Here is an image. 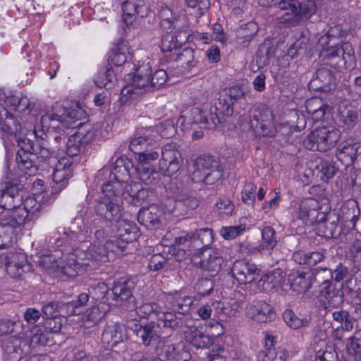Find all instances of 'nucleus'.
I'll return each instance as SVG.
<instances>
[{"label": "nucleus", "instance_id": "obj_1", "mask_svg": "<svg viewBox=\"0 0 361 361\" xmlns=\"http://www.w3.org/2000/svg\"><path fill=\"white\" fill-rule=\"evenodd\" d=\"M184 325L182 317L175 314H163L157 321L135 322L132 327L133 334L138 338L145 347H150L160 343L163 329H169L172 331L178 330Z\"/></svg>", "mask_w": 361, "mask_h": 361}, {"label": "nucleus", "instance_id": "obj_2", "mask_svg": "<svg viewBox=\"0 0 361 361\" xmlns=\"http://www.w3.org/2000/svg\"><path fill=\"white\" fill-rule=\"evenodd\" d=\"M250 123L256 135L275 136L281 145L292 144L295 140L292 127L283 126L275 131L273 114L269 109L255 110Z\"/></svg>", "mask_w": 361, "mask_h": 361}, {"label": "nucleus", "instance_id": "obj_3", "mask_svg": "<svg viewBox=\"0 0 361 361\" xmlns=\"http://www.w3.org/2000/svg\"><path fill=\"white\" fill-rule=\"evenodd\" d=\"M284 13L276 18V24L280 28H291L307 21L315 13L316 5L314 1L308 0H281L275 4Z\"/></svg>", "mask_w": 361, "mask_h": 361}, {"label": "nucleus", "instance_id": "obj_4", "mask_svg": "<svg viewBox=\"0 0 361 361\" xmlns=\"http://www.w3.org/2000/svg\"><path fill=\"white\" fill-rule=\"evenodd\" d=\"M150 66L149 63H142L135 68L133 75H128L129 83L121 91L120 102L121 104H128L131 100H135L140 94L152 91L149 89Z\"/></svg>", "mask_w": 361, "mask_h": 361}, {"label": "nucleus", "instance_id": "obj_5", "mask_svg": "<svg viewBox=\"0 0 361 361\" xmlns=\"http://www.w3.org/2000/svg\"><path fill=\"white\" fill-rule=\"evenodd\" d=\"M321 55L323 56L325 63L337 72L353 69L356 64L354 48L349 43H345L342 46L332 43L330 47L322 50Z\"/></svg>", "mask_w": 361, "mask_h": 361}, {"label": "nucleus", "instance_id": "obj_6", "mask_svg": "<svg viewBox=\"0 0 361 361\" xmlns=\"http://www.w3.org/2000/svg\"><path fill=\"white\" fill-rule=\"evenodd\" d=\"M191 180L195 183L212 185L223 176V168L219 159L213 156H201L193 164Z\"/></svg>", "mask_w": 361, "mask_h": 361}, {"label": "nucleus", "instance_id": "obj_7", "mask_svg": "<svg viewBox=\"0 0 361 361\" xmlns=\"http://www.w3.org/2000/svg\"><path fill=\"white\" fill-rule=\"evenodd\" d=\"M341 137L340 130L335 126H325L315 128L303 140L307 149L326 152L336 145Z\"/></svg>", "mask_w": 361, "mask_h": 361}, {"label": "nucleus", "instance_id": "obj_8", "mask_svg": "<svg viewBox=\"0 0 361 361\" xmlns=\"http://www.w3.org/2000/svg\"><path fill=\"white\" fill-rule=\"evenodd\" d=\"M20 190V181L12 172L0 181V207L4 209L1 214L9 215L11 212L20 207L23 201Z\"/></svg>", "mask_w": 361, "mask_h": 361}, {"label": "nucleus", "instance_id": "obj_9", "mask_svg": "<svg viewBox=\"0 0 361 361\" xmlns=\"http://www.w3.org/2000/svg\"><path fill=\"white\" fill-rule=\"evenodd\" d=\"M25 130H22L16 136V140L17 142L19 149L18 150L16 156V162L18 169L25 174L28 176L35 175V166L33 164V159L32 157L37 145H35L34 141L29 137L30 136L28 133H25Z\"/></svg>", "mask_w": 361, "mask_h": 361}, {"label": "nucleus", "instance_id": "obj_10", "mask_svg": "<svg viewBox=\"0 0 361 361\" xmlns=\"http://www.w3.org/2000/svg\"><path fill=\"white\" fill-rule=\"evenodd\" d=\"M78 129L71 135L66 144V157L74 160L80 154L82 147L93 141L97 136V130L89 123L80 122Z\"/></svg>", "mask_w": 361, "mask_h": 361}, {"label": "nucleus", "instance_id": "obj_11", "mask_svg": "<svg viewBox=\"0 0 361 361\" xmlns=\"http://www.w3.org/2000/svg\"><path fill=\"white\" fill-rule=\"evenodd\" d=\"M323 208L316 221L318 234L325 238H337L341 234V228L338 225L339 215L331 211L327 204H323Z\"/></svg>", "mask_w": 361, "mask_h": 361}, {"label": "nucleus", "instance_id": "obj_12", "mask_svg": "<svg viewBox=\"0 0 361 361\" xmlns=\"http://www.w3.org/2000/svg\"><path fill=\"white\" fill-rule=\"evenodd\" d=\"M225 263V252L223 249H204L199 261L194 260L195 265L209 274L216 276L222 269Z\"/></svg>", "mask_w": 361, "mask_h": 361}, {"label": "nucleus", "instance_id": "obj_13", "mask_svg": "<svg viewBox=\"0 0 361 361\" xmlns=\"http://www.w3.org/2000/svg\"><path fill=\"white\" fill-rule=\"evenodd\" d=\"M136 281L132 277H121L115 280L111 288L112 299L120 305L135 306V298L133 292L135 288Z\"/></svg>", "mask_w": 361, "mask_h": 361}, {"label": "nucleus", "instance_id": "obj_14", "mask_svg": "<svg viewBox=\"0 0 361 361\" xmlns=\"http://www.w3.org/2000/svg\"><path fill=\"white\" fill-rule=\"evenodd\" d=\"M166 212L173 213L178 212L183 215L195 210L200 204V200L188 192L180 190L173 193L171 198H168L164 203Z\"/></svg>", "mask_w": 361, "mask_h": 361}, {"label": "nucleus", "instance_id": "obj_15", "mask_svg": "<svg viewBox=\"0 0 361 361\" xmlns=\"http://www.w3.org/2000/svg\"><path fill=\"white\" fill-rule=\"evenodd\" d=\"M128 339L126 327L119 323L108 324L102 334V341L106 347L120 353L126 349L125 341Z\"/></svg>", "mask_w": 361, "mask_h": 361}, {"label": "nucleus", "instance_id": "obj_16", "mask_svg": "<svg viewBox=\"0 0 361 361\" xmlns=\"http://www.w3.org/2000/svg\"><path fill=\"white\" fill-rule=\"evenodd\" d=\"M181 162V154L176 143H167L162 147L159 166V170L165 175L171 176L176 173L180 169Z\"/></svg>", "mask_w": 361, "mask_h": 361}, {"label": "nucleus", "instance_id": "obj_17", "mask_svg": "<svg viewBox=\"0 0 361 361\" xmlns=\"http://www.w3.org/2000/svg\"><path fill=\"white\" fill-rule=\"evenodd\" d=\"M150 130H147L143 135L132 139L129 145V149L137 156L140 162H148L159 157L158 152L153 150V140L147 133Z\"/></svg>", "mask_w": 361, "mask_h": 361}, {"label": "nucleus", "instance_id": "obj_18", "mask_svg": "<svg viewBox=\"0 0 361 361\" xmlns=\"http://www.w3.org/2000/svg\"><path fill=\"white\" fill-rule=\"evenodd\" d=\"M245 94L243 85H234L224 90V94L215 103V109L219 110L221 116H231L233 114V105Z\"/></svg>", "mask_w": 361, "mask_h": 361}, {"label": "nucleus", "instance_id": "obj_19", "mask_svg": "<svg viewBox=\"0 0 361 361\" xmlns=\"http://www.w3.org/2000/svg\"><path fill=\"white\" fill-rule=\"evenodd\" d=\"M76 165L77 162L70 157H61L57 159L56 164L53 165V167H49L53 169L52 177L55 183L53 189L56 192H60L67 186Z\"/></svg>", "mask_w": 361, "mask_h": 361}, {"label": "nucleus", "instance_id": "obj_20", "mask_svg": "<svg viewBox=\"0 0 361 361\" xmlns=\"http://www.w3.org/2000/svg\"><path fill=\"white\" fill-rule=\"evenodd\" d=\"M80 265L84 271L90 272L97 269L102 263L111 261L109 253L105 250L104 245H97L94 242L88 249L82 253Z\"/></svg>", "mask_w": 361, "mask_h": 361}, {"label": "nucleus", "instance_id": "obj_21", "mask_svg": "<svg viewBox=\"0 0 361 361\" xmlns=\"http://www.w3.org/2000/svg\"><path fill=\"white\" fill-rule=\"evenodd\" d=\"M85 234L80 226L77 230H65L62 237L56 239L55 245L63 255L80 254L79 245L84 242Z\"/></svg>", "mask_w": 361, "mask_h": 361}, {"label": "nucleus", "instance_id": "obj_22", "mask_svg": "<svg viewBox=\"0 0 361 361\" xmlns=\"http://www.w3.org/2000/svg\"><path fill=\"white\" fill-rule=\"evenodd\" d=\"M323 209V205H320L316 200L307 198L294 207L293 216L305 224L312 225L318 221Z\"/></svg>", "mask_w": 361, "mask_h": 361}, {"label": "nucleus", "instance_id": "obj_23", "mask_svg": "<svg viewBox=\"0 0 361 361\" xmlns=\"http://www.w3.org/2000/svg\"><path fill=\"white\" fill-rule=\"evenodd\" d=\"M307 165V168L304 172L305 177L310 178L316 176L325 182L332 178L338 170L334 161L324 160L319 157L311 160Z\"/></svg>", "mask_w": 361, "mask_h": 361}, {"label": "nucleus", "instance_id": "obj_24", "mask_svg": "<svg viewBox=\"0 0 361 361\" xmlns=\"http://www.w3.org/2000/svg\"><path fill=\"white\" fill-rule=\"evenodd\" d=\"M163 240L169 242L171 247L183 245L185 247L179 250L176 254V257L179 261L181 260V258H179V253L180 252H183L184 255L187 256L195 254L192 243L194 240L193 233H188L185 231H180L178 228H173L164 235Z\"/></svg>", "mask_w": 361, "mask_h": 361}, {"label": "nucleus", "instance_id": "obj_25", "mask_svg": "<svg viewBox=\"0 0 361 361\" xmlns=\"http://www.w3.org/2000/svg\"><path fill=\"white\" fill-rule=\"evenodd\" d=\"M16 219L11 213L8 214H1L0 216V249L10 246L15 237V230L23 224V216Z\"/></svg>", "mask_w": 361, "mask_h": 361}, {"label": "nucleus", "instance_id": "obj_26", "mask_svg": "<svg viewBox=\"0 0 361 361\" xmlns=\"http://www.w3.org/2000/svg\"><path fill=\"white\" fill-rule=\"evenodd\" d=\"M4 262L7 274L13 279L20 277L23 273L31 269V264L21 252H9L4 257Z\"/></svg>", "mask_w": 361, "mask_h": 361}, {"label": "nucleus", "instance_id": "obj_27", "mask_svg": "<svg viewBox=\"0 0 361 361\" xmlns=\"http://www.w3.org/2000/svg\"><path fill=\"white\" fill-rule=\"evenodd\" d=\"M215 109V104L211 105L208 111H203L197 107H194L190 110L189 117L191 119L192 125L202 124L204 127L208 129H212L222 122V116L219 110Z\"/></svg>", "mask_w": 361, "mask_h": 361}, {"label": "nucleus", "instance_id": "obj_28", "mask_svg": "<svg viewBox=\"0 0 361 361\" xmlns=\"http://www.w3.org/2000/svg\"><path fill=\"white\" fill-rule=\"evenodd\" d=\"M122 10L123 23L131 26L137 16L143 18L148 16L149 7L145 0L126 1L122 4Z\"/></svg>", "mask_w": 361, "mask_h": 361}, {"label": "nucleus", "instance_id": "obj_29", "mask_svg": "<svg viewBox=\"0 0 361 361\" xmlns=\"http://www.w3.org/2000/svg\"><path fill=\"white\" fill-rule=\"evenodd\" d=\"M231 271L233 276L240 284H247L255 280L260 269L253 263L239 260L234 263Z\"/></svg>", "mask_w": 361, "mask_h": 361}, {"label": "nucleus", "instance_id": "obj_30", "mask_svg": "<svg viewBox=\"0 0 361 361\" xmlns=\"http://www.w3.org/2000/svg\"><path fill=\"white\" fill-rule=\"evenodd\" d=\"M275 337L267 335L264 337V349L259 351L258 357L262 361H286L288 352L281 347H275Z\"/></svg>", "mask_w": 361, "mask_h": 361}, {"label": "nucleus", "instance_id": "obj_31", "mask_svg": "<svg viewBox=\"0 0 361 361\" xmlns=\"http://www.w3.org/2000/svg\"><path fill=\"white\" fill-rule=\"evenodd\" d=\"M121 206L114 199L103 197L95 206L97 215L106 221H118L121 216Z\"/></svg>", "mask_w": 361, "mask_h": 361}, {"label": "nucleus", "instance_id": "obj_32", "mask_svg": "<svg viewBox=\"0 0 361 361\" xmlns=\"http://www.w3.org/2000/svg\"><path fill=\"white\" fill-rule=\"evenodd\" d=\"M49 147V144L45 145L43 142L37 146L32 156L35 166V174L39 168L49 170V167H53V165L56 164L58 158L50 151Z\"/></svg>", "mask_w": 361, "mask_h": 361}, {"label": "nucleus", "instance_id": "obj_33", "mask_svg": "<svg viewBox=\"0 0 361 361\" xmlns=\"http://www.w3.org/2000/svg\"><path fill=\"white\" fill-rule=\"evenodd\" d=\"M194 301L193 297L178 293H169L165 296L166 307L180 314L189 313Z\"/></svg>", "mask_w": 361, "mask_h": 361}, {"label": "nucleus", "instance_id": "obj_34", "mask_svg": "<svg viewBox=\"0 0 361 361\" xmlns=\"http://www.w3.org/2000/svg\"><path fill=\"white\" fill-rule=\"evenodd\" d=\"M310 87L316 91L329 92L336 87V77L327 68H321L317 70L316 78L310 81Z\"/></svg>", "mask_w": 361, "mask_h": 361}, {"label": "nucleus", "instance_id": "obj_35", "mask_svg": "<svg viewBox=\"0 0 361 361\" xmlns=\"http://www.w3.org/2000/svg\"><path fill=\"white\" fill-rule=\"evenodd\" d=\"M360 148V144L357 142H341L336 149V159L343 166L348 168L354 164Z\"/></svg>", "mask_w": 361, "mask_h": 361}, {"label": "nucleus", "instance_id": "obj_36", "mask_svg": "<svg viewBox=\"0 0 361 361\" xmlns=\"http://www.w3.org/2000/svg\"><path fill=\"white\" fill-rule=\"evenodd\" d=\"M247 314L258 322H269L274 319L276 314L273 307L265 301H257L247 308Z\"/></svg>", "mask_w": 361, "mask_h": 361}, {"label": "nucleus", "instance_id": "obj_37", "mask_svg": "<svg viewBox=\"0 0 361 361\" xmlns=\"http://www.w3.org/2000/svg\"><path fill=\"white\" fill-rule=\"evenodd\" d=\"M159 18L161 26L164 29H169L171 31L185 30L187 25H181L184 20L183 18L176 17L172 10L167 6H161L159 10Z\"/></svg>", "mask_w": 361, "mask_h": 361}, {"label": "nucleus", "instance_id": "obj_38", "mask_svg": "<svg viewBox=\"0 0 361 361\" xmlns=\"http://www.w3.org/2000/svg\"><path fill=\"white\" fill-rule=\"evenodd\" d=\"M284 279L283 271L280 269H276L262 275L257 281V287L262 291H271L280 287Z\"/></svg>", "mask_w": 361, "mask_h": 361}, {"label": "nucleus", "instance_id": "obj_39", "mask_svg": "<svg viewBox=\"0 0 361 361\" xmlns=\"http://www.w3.org/2000/svg\"><path fill=\"white\" fill-rule=\"evenodd\" d=\"M161 212L156 206L142 208L137 213L138 222L149 229L157 228L161 225Z\"/></svg>", "mask_w": 361, "mask_h": 361}, {"label": "nucleus", "instance_id": "obj_40", "mask_svg": "<svg viewBox=\"0 0 361 361\" xmlns=\"http://www.w3.org/2000/svg\"><path fill=\"white\" fill-rule=\"evenodd\" d=\"M359 121L358 111L351 105H341L338 109V125L345 129L353 128Z\"/></svg>", "mask_w": 361, "mask_h": 361}, {"label": "nucleus", "instance_id": "obj_41", "mask_svg": "<svg viewBox=\"0 0 361 361\" xmlns=\"http://www.w3.org/2000/svg\"><path fill=\"white\" fill-rule=\"evenodd\" d=\"M326 258L324 250H317L306 252L303 250H297L292 255L293 260L298 264L315 266Z\"/></svg>", "mask_w": 361, "mask_h": 361}, {"label": "nucleus", "instance_id": "obj_42", "mask_svg": "<svg viewBox=\"0 0 361 361\" xmlns=\"http://www.w3.org/2000/svg\"><path fill=\"white\" fill-rule=\"evenodd\" d=\"M68 257L66 259H60L59 270L63 275L73 278L78 274V271H84V269L79 264L81 262L80 254L68 255Z\"/></svg>", "mask_w": 361, "mask_h": 361}, {"label": "nucleus", "instance_id": "obj_43", "mask_svg": "<svg viewBox=\"0 0 361 361\" xmlns=\"http://www.w3.org/2000/svg\"><path fill=\"white\" fill-rule=\"evenodd\" d=\"M164 353L166 361H194L182 343L165 345Z\"/></svg>", "mask_w": 361, "mask_h": 361}, {"label": "nucleus", "instance_id": "obj_44", "mask_svg": "<svg viewBox=\"0 0 361 361\" xmlns=\"http://www.w3.org/2000/svg\"><path fill=\"white\" fill-rule=\"evenodd\" d=\"M258 32L256 23L249 22L242 25L236 30L235 42L242 47H247Z\"/></svg>", "mask_w": 361, "mask_h": 361}, {"label": "nucleus", "instance_id": "obj_45", "mask_svg": "<svg viewBox=\"0 0 361 361\" xmlns=\"http://www.w3.org/2000/svg\"><path fill=\"white\" fill-rule=\"evenodd\" d=\"M55 111V112L47 113L41 118L42 128H46L48 131H61L63 130V128H66L59 109L56 108Z\"/></svg>", "mask_w": 361, "mask_h": 361}, {"label": "nucleus", "instance_id": "obj_46", "mask_svg": "<svg viewBox=\"0 0 361 361\" xmlns=\"http://www.w3.org/2000/svg\"><path fill=\"white\" fill-rule=\"evenodd\" d=\"M126 159L118 158L114 163V165L109 171V179L116 181L117 185L121 183L126 182L130 177V171L128 169L129 161L126 162Z\"/></svg>", "mask_w": 361, "mask_h": 361}, {"label": "nucleus", "instance_id": "obj_47", "mask_svg": "<svg viewBox=\"0 0 361 361\" xmlns=\"http://www.w3.org/2000/svg\"><path fill=\"white\" fill-rule=\"evenodd\" d=\"M118 237L127 245L137 240L139 228L133 221L122 220L118 226Z\"/></svg>", "mask_w": 361, "mask_h": 361}, {"label": "nucleus", "instance_id": "obj_48", "mask_svg": "<svg viewBox=\"0 0 361 361\" xmlns=\"http://www.w3.org/2000/svg\"><path fill=\"white\" fill-rule=\"evenodd\" d=\"M176 34L177 32H166L161 37L160 48L162 52H171L181 47L183 41L181 40V32Z\"/></svg>", "mask_w": 361, "mask_h": 361}, {"label": "nucleus", "instance_id": "obj_49", "mask_svg": "<svg viewBox=\"0 0 361 361\" xmlns=\"http://www.w3.org/2000/svg\"><path fill=\"white\" fill-rule=\"evenodd\" d=\"M129 49L124 42L118 43L111 51L109 56V66H121L128 61Z\"/></svg>", "mask_w": 361, "mask_h": 361}, {"label": "nucleus", "instance_id": "obj_50", "mask_svg": "<svg viewBox=\"0 0 361 361\" xmlns=\"http://www.w3.org/2000/svg\"><path fill=\"white\" fill-rule=\"evenodd\" d=\"M59 112L63 118V123L66 128H77L75 123L85 116V112L79 106L63 108L59 107Z\"/></svg>", "mask_w": 361, "mask_h": 361}, {"label": "nucleus", "instance_id": "obj_51", "mask_svg": "<svg viewBox=\"0 0 361 361\" xmlns=\"http://www.w3.org/2000/svg\"><path fill=\"white\" fill-rule=\"evenodd\" d=\"M136 314L140 317L148 319L151 315L156 316L157 319H159L163 314H173L170 312L164 311L163 307L156 302H146L136 307Z\"/></svg>", "mask_w": 361, "mask_h": 361}, {"label": "nucleus", "instance_id": "obj_52", "mask_svg": "<svg viewBox=\"0 0 361 361\" xmlns=\"http://www.w3.org/2000/svg\"><path fill=\"white\" fill-rule=\"evenodd\" d=\"M0 128L8 135L14 136L16 137L22 130L23 128L17 120L8 112V114L0 115Z\"/></svg>", "mask_w": 361, "mask_h": 361}, {"label": "nucleus", "instance_id": "obj_53", "mask_svg": "<svg viewBox=\"0 0 361 361\" xmlns=\"http://www.w3.org/2000/svg\"><path fill=\"white\" fill-rule=\"evenodd\" d=\"M192 248L196 251L207 247L213 242V232L209 228H202L193 233Z\"/></svg>", "mask_w": 361, "mask_h": 361}, {"label": "nucleus", "instance_id": "obj_54", "mask_svg": "<svg viewBox=\"0 0 361 361\" xmlns=\"http://www.w3.org/2000/svg\"><path fill=\"white\" fill-rule=\"evenodd\" d=\"M54 343L52 336L46 331L35 326L31 331L30 347L35 348L40 346L51 345Z\"/></svg>", "mask_w": 361, "mask_h": 361}, {"label": "nucleus", "instance_id": "obj_55", "mask_svg": "<svg viewBox=\"0 0 361 361\" xmlns=\"http://www.w3.org/2000/svg\"><path fill=\"white\" fill-rule=\"evenodd\" d=\"M23 207L16 208L13 212H11L16 219L21 216V213H23V224H25V220L30 214H35L39 210L40 205L37 203L35 198L33 197H27L23 202Z\"/></svg>", "mask_w": 361, "mask_h": 361}, {"label": "nucleus", "instance_id": "obj_56", "mask_svg": "<svg viewBox=\"0 0 361 361\" xmlns=\"http://www.w3.org/2000/svg\"><path fill=\"white\" fill-rule=\"evenodd\" d=\"M313 284L312 274L309 272L298 273L291 279V288L298 293H305L310 290Z\"/></svg>", "mask_w": 361, "mask_h": 361}, {"label": "nucleus", "instance_id": "obj_57", "mask_svg": "<svg viewBox=\"0 0 361 361\" xmlns=\"http://www.w3.org/2000/svg\"><path fill=\"white\" fill-rule=\"evenodd\" d=\"M262 240L258 246V251L272 250L277 245L278 240L274 229L269 226H265L262 229Z\"/></svg>", "mask_w": 361, "mask_h": 361}, {"label": "nucleus", "instance_id": "obj_58", "mask_svg": "<svg viewBox=\"0 0 361 361\" xmlns=\"http://www.w3.org/2000/svg\"><path fill=\"white\" fill-rule=\"evenodd\" d=\"M109 288L104 281H93L89 286L88 291L90 297L95 301L106 304L108 300Z\"/></svg>", "mask_w": 361, "mask_h": 361}, {"label": "nucleus", "instance_id": "obj_59", "mask_svg": "<svg viewBox=\"0 0 361 361\" xmlns=\"http://www.w3.org/2000/svg\"><path fill=\"white\" fill-rule=\"evenodd\" d=\"M147 162H140L136 167V172L139 179L145 185L157 183L158 173L147 166Z\"/></svg>", "mask_w": 361, "mask_h": 361}, {"label": "nucleus", "instance_id": "obj_60", "mask_svg": "<svg viewBox=\"0 0 361 361\" xmlns=\"http://www.w3.org/2000/svg\"><path fill=\"white\" fill-rule=\"evenodd\" d=\"M214 338L205 334L197 328L191 330V344L196 348H208L214 343Z\"/></svg>", "mask_w": 361, "mask_h": 361}, {"label": "nucleus", "instance_id": "obj_61", "mask_svg": "<svg viewBox=\"0 0 361 361\" xmlns=\"http://www.w3.org/2000/svg\"><path fill=\"white\" fill-rule=\"evenodd\" d=\"M104 246L109 253L111 260H113L116 256L126 254L127 244L119 237L114 240H106Z\"/></svg>", "mask_w": 361, "mask_h": 361}, {"label": "nucleus", "instance_id": "obj_62", "mask_svg": "<svg viewBox=\"0 0 361 361\" xmlns=\"http://www.w3.org/2000/svg\"><path fill=\"white\" fill-rule=\"evenodd\" d=\"M116 81V75L111 66H107L106 68L101 71L95 80V83L99 87H103L106 89H110Z\"/></svg>", "mask_w": 361, "mask_h": 361}, {"label": "nucleus", "instance_id": "obj_63", "mask_svg": "<svg viewBox=\"0 0 361 361\" xmlns=\"http://www.w3.org/2000/svg\"><path fill=\"white\" fill-rule=\"evenodd\" d=\"M283 321L293 329H298L307 326L310 323L307 318L300 319L296 316L293 310L286 309L283 313Z\"/></svg>", "mask_w": 361, "mask_h": 361}, {"label": "nucleus", "instance_id": "obj_64", "mask_svg": "<svg viewBox=\"0 0 361 361\" xmlns=\"http://www.w3.org/2000/svg\"><path fill=\"white\" fill-rule=\"evenodd\" d=\"M333 319L341 325L340 327H343L346 331H350L353 330L354 326V318L350 314V313L344 310L335 311L332 313Z\"/></svg>", "mask_w": 361, "mask_h": 361}]
</instances>
